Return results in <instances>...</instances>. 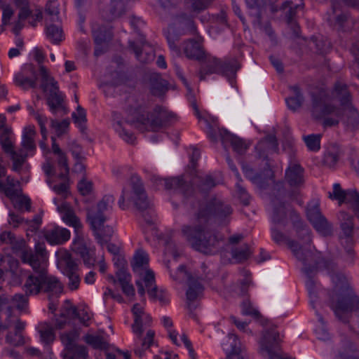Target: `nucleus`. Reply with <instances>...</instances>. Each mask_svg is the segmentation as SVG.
Here are the masks:
<instances>
[{"instance_id": "obj_26", "label": "nucleus", "mask_w": 359, "mask_h": 359, "mask_svg": "<svg viewBox=\"0 0 359 359\" xmlns=\"http://www.w3.org/2000/svg\"><path fill=\"white\" fill-rule=\"evenodd\" d=\"M0 193L4 194L11 201H14L22 194L20 182L11 176H7L6 182H0Z\"/></svg>"}, {"instance_id": "obj_20", "label": "nucleus", "mask_w": 359, "mask_h": 359, "mask_svg": "<svg viewBox=\"0 0 359 359\" xmlns=\"http://www.w3.org/2000/svg\"><path fill=\"white\" fill-rule=\"evenodd\" d=\"M290 213L292 217H294V218L297 219V220L294 222L293 225H294V228L295 229L297 237L302 241V245H299L297 241H295V242L299 245V246H300L302 248V250L304 252H306L308 250L312 251V250L310 248L307 249V246L310 245L312 242V239H311V229L306 224H305L299 218V215L297 214V212L292 210ZM314 251H316V250L314 249V250H313V252H314Z\"/></svg>"}, {"instance_id": "obj_9", "label": "nucleus", "mask_w": 359, "mask_h": 359, "mask_svg": "<svg viewBox=\"0 0 359 359\" xmlns=\"http://www.w3.org/2000/svg\"><path fill=\"white\" fill-rule=\"evenodd\" d=\"M130 181L133 189L132 201L134 205L141 213L145 222L151 224L154 211L151 203L147 198L142 182L137 175H133Z\"/></svg>"}, {"instance_id": "obj_31", "label": "nucleus", "mask_w": 359, "mask_h": 359, "mask_svg": "<svg viewBox=\"0 0 359 359\" xmlns=\"http://www.w3.org/2000/svg\"><path fill=\"white\" fill-rule=\"evenodd\" d=\"M272 222L274 224L285 225L287 220V211L288 210L285 204L278 198H274L272 201Z\"/></svg>"}, {"instance_id": "obj_44", "label": "nucleus", "mask_w": 359, "mask_h": 359, "mask_svg": "<svg viewBox=\"0 0 359 359\" xmlns=\"http://www.w3.org/2000/svg\"><path fill=\"white\" fill-rule=\"evenodd\" d=\"M228 338L231 341L230 345L231 347V351L227 355L228 359H245L241 354V345L237 335L233 333H229Z\"/></svg>"}, {"instance_id": "obj_17", "label": "nucleus", "mask_w": 359, "mask_h": 359, "mask_svg": "<svg viewBox=\"0 0 359 359\" xmlns=\"http://www.w3.org/2000/svg\"><path fill=\"white\" fill-rule=\"evenodd\" d=\"M37 72L32 64L25 65L23 69L15 74L13 79L17 86L25 90L35 88L37 86Z\"/></svg>"}, {"instance_id": "obj_51", "label": "nucleus", "mask_w": 359, "mask_h": 359, "mask_svg": "<svg viewBox=\"0 0 359 359\" xmlns=\"http://www.w3.org/2000/svg\"><path fill=\"white\" fill-rule=\"evenodd\" d=\"M239 69L240 65L235 57L222 61V74L223 75L233 77Z\"/></svg>"}, {"instance_id": "obj_61", "label": "nucleus", "mask_w": 359, "mask_h": 359, "mask_svg": "<svg viewBox=\"0 0 359 359\" xmlns=\"http://www.w3.org/2000/svg\"><path fill=\"white\" fill-rule=\"evenodd\" d=\"M242 313L244 316H250L254 318L255 319H259L261 318V314L259 311L255 309H254L250 303V302L248 299L244 300L241 304Z\"/></svg>"}, {"instance_id": "obj_58", "label": "nucleus", "mask_w": 359, "mask_h": 359, "mask_svg": "<svg viewBox=\"0 0 359 359\" xmlns=\"http://www.w3.org/2000/svg\"><path fill=\"white\" fill-rule=\"evenodd\" d=\"M72 118L75 123H77L82 132L86 130L85 123L87 121L86 113L85 109L79 105L76 108V112L72 113Z\"/></svg>"}, {"instance_id": "obj_56", "label": "nucleus", "mask_w": 359, "mask_h": 359, "mask_svg": "<svg viewBox=\"0 0 359 359\" xmlns=\"http://www.w3.org/2000/svg\"><path fill=\"white\" fill-rule=\"evenodd\" d=\"M327 18L325 19V20L327 21V22H332L334 21V22H345L350 20V15L347 13L341 12L339 10H336L335 8H332L330 13H328Z\"/></svg>"}, {"instance_id": "obj_30", "label": "nucleus", "mask_w": 359, "mask_h": 359, "mask_svg": "<svg viewBox=\"0 0 359 359\" xmlns=\"http://www.w3.org/2000/svg\"><path fill=\"white\" fill-rule=\"evenodd\" d=\"M36 135L34 126H27L25 128L21 142L22 149L29 155H33L36 151V146L34 138Z\"/></svg>"}, {"instance_id": "obj_42", "label": "nucleus", "mask_w": 359, "mask_h": 359, "mask_svg": "<svg viewBox=\"0 0 359 359\" xmlns=\"http://www.w3.org/2000/svg\"><path fill=\"white\" fill-rule=\"evenodd\" d=\"M339 359H359V351L349 340L346 339L343 342L341 350L339 352Z\"/></svg>"}, {"instance_id": "obj_27", "label": "nucleus", "mask_w": 359, "mask_h": 359, "mask_svg": "<svg viewBox=\"0 0 359 359\" xmlns=\"http://www.w3.org/2000/svg\"><path fill=\"white\" fill-rule=\"evenodd\" d=\"M332 95L340 102L341 107L352 104V96L348 86L344 82L337 81L334 83Z\"/></svg>"}, {"instance_id": "obj_41", "label": "nucleus", "mask_w": 359, "mask_h": 359, "mask_svg": "<svg viewBox=\"0 0 359 359\" xmlns=\"http://www.w3.org/2000/svg\"><path fill=\"white\" fill-rule=\"evenodd\" d=\"M13 162L12 169L15 172H20L24 163L27 161V156L29 155L27 152H25L24 149H19L15 151L13 149L11 152L8 153Z\"/></svg>"}, {"instance_id": "obj_22", "label": "nucleus", "mask_w": 359, "mask_h": 359, "mask_svg": "<svg viewBox=\"0 0 359 359\" xmlns=\"http://www.w3.org/2000/svg\"><path fill=\"white\" fill-rule=\"evenodd\" d=\"M304 169L297 162L291 161L285 170V181L292 188H301L304 184Z\"/></svg>"}, {"instance_id": "obj_14", "label": "nucleus", "mask_w": 359, "mask_h": 359, "mask_svg": "<svg viewBox=\"0 0 359 359\" xmlns=\"http://www.w3.org/2000/svg\"><path fill=\"white\" fill-rule=\"evenodd\" d=\"M187 290L186 291L187 306L190 311V315L194 318L195 314L193 313L198 305V301L203 295L204 286L201 283L198 278L189 276L187 279Z\"/></svg>"}, {"instance_id": "obj_4", "label": "nucleus", "mask_w": 359, "mask_h": 359, "mask_svg": "<svg viewBox=\"0 0 359 359\" xmlns=\"http://www.w3.org/2000/svg\"><path fill=\"white\" fill-rule=\"evenodd\" d=\"M123 109L130 117V123L140 130L156 131L170 125L176 118L174 113L157 105L151 113L144 100L140 95H128Z\"/></svg>"}, {"instance_id": "obj_57", "label": "nucleus", "mask_w": 359, "mask_h": 359, "mask_svg": "<svg viewBox=\"0 0 359 359\" xmlns=\"http://www.w3.org/2000/svg\"><path fill=\"white\" fill-rule=\"evenodd\" d=\"M145 287L147 290V293L149 297H155L156 292V285H155L154 273L151 270L146 271L144 278Z\"/></svg>"}, {"instance_id": "obj_21", "label": "nucleus", "mask_w": 359, "mask_h": 359, "mask_svg": "<svg viewBox=\"0 0 359 359\" xmlns=\"http://www.w3.org/2000/svg\"><path fill=\"white\" fill-rule=\"evenodd\" d=\"M57 211L62 215V219L68 226L74 227L76 236H82L81 230L82 229V224L80 219L76 215L74 210L71 205L64 202L60 205H57Z\"/></svg>"}, {"instance_id": "obj_43", "label": "nucleus", "mask_w": 359, "mask_h": 359, "mask_svg": "<svg viewBox=\"0 0 359 359\" xmlns=\"http://www.w3.org/2000/svg\"><path fill=\"white\" fill-rule=\"evenodd\" d=\"M84 341L92 346L94 349L107 351L109 344L107 341L101 335L86 334L83 337Z\"/></svg>"}, {"instance_id": "obj_8", "label": "nucleus", "mask_w": 359, "mask_h": 359, "mask_svg": "<svg viewBox=\"0 0 359 359\" xmlns=\"http://www.w3.org/2000/svg\"><path fill=\"white\" fill-rule=\"evenodd\" d=\"M132 312L134 315V323L132 325V329L133 332L137 334L135 354L142 358L144 355V351L152 345L155 332L154 330H149L147 331L146 336L142 337L144 330L142 328V318L143 316H145L146 320L149 322L151 320V318L149 315L144 314L143 308L139 304L133 305Z\"/></svg>"}, {"instance_id": "obj_55", "label": "nucleus", "mask_w": 359, "mask_h": 359, "mask_svg": "<svg viewBox=\"0 0 359 359\" xmlns=\"http://www.w3.org/2000/svg\"><path fill=\"white\" fill-rule=\"evenodd\" d=\"M213 0H186L189 9L194 13H198L206 9Z\"/></svg>"}, {"instance_id": "obj_18", "label": "nucleus", "mask_w": 359, "mask_h": 359, "mask_svg": "<svg viewBox=\"0 0 359 359\" xmlns=\"http://www.w3.org/2000/svg\"><path fill=\"white\" fill-rule=\"evenodd\" d=\"M15 4L19 8V20L31 18L34 22H40L43 20V9L41 6L34 5L31 7L28 0H15Z\"/></svg>"}, {"instance_id": "obj_45", "label": "nucleus", "mask_w": 359, "mask_h": 359, "mask_svg": "<svg viewBox=\"0 0 359 359\" xmlns=\"http://www.w3.org/2000/svg\"><path fill=\"white\" fill-rule=\"evenodd\" d=\"M290 88L293 91L294 96L287 98L285 101L287 104V107L290 109L295 111L302 106L304 101V97L298 86L295 85L290 87Z\"/></svg>"}, {"instance_id": "obj_15", "label": "nucleus", "mask_w": 359, "mask_h": 359, "mask_svg": "<svg viewBox=\"0 0 359 359\" xmlns=\"http://www.w3.org/2000/svg\"><path fill=\"white\" fill-rule=\"evenodd\" d=\"M197 27L195 24H184V27H177L175 24H170L164 30V34L168 41L170 48L178 53L180 49L175 42L182 35H198Z\"/></svg>"}, {"instance_id": "obj_62", "label": "nucleus", "mask_w": 359, "mask_h": 359, "mask_svg": "<svg viewBox=\"0 0 359 359\" xmlns=\"http://www.w3.org/2000/svg\"><path fill=\"white\" fill-rule=\"evenodd\" d=\"M114 128L119 136L126 142L132 143L134 141L133 134L123 127L122 122L117 121L114 125Z\"/></svg>"}, {"instance_id": "obj_59", "label": "nucleus", "mask_w": 359, "mask_h": 359, "mask_svg": "<svg viewBox=\"0 0 359 359\" xmlns=\"http://www.w3.org/2000/svg\"><path fill=\"white\" fill-rule=\"evenodd\" d=\"M6 341L13 346H22L25 343L22 334L15 332H9L6 337Z\"/></svg>"}, {"instance_id": "obj_47", "label": "nucleus", "mask_w": 359, "mask_h": 359, "mask_svg": "<svg viewBox=\"0 0 359 359\" xmlns=\"http://www.w3.org/2000/svg\"><path fill=\"white\" fill-rule=\"evenodd\" d=\"M60 263L64 267L65 274L76 272L78 269L77 264L72 258V255L67 250L60 252Z\"/></svg>"}, {"instance_id": "obj_3", "label": "nucleus", "mask_w": 359, "mask_h": 359, "mask_svg": "<svg viewBox=\"0 0 359 359\" xmlns=\"http://www.w3.org/2000/svg\"><path fill=\"white\" fill-rule=\"evenodd\" d=\"M330 276L334 284L329 294L331 309L339 320L349 323L354 332H359V297L350 287L344 274L334 273Z\"/></svg>"}, {"instance_id": "obj_34", "label": "nucleus", "mask_w": 359, "mask_h": 359, "mask_svg": "<svg viewBox=\"0 0 359 359\" xmlns=\"http://www.w3.org/2000/svg\"><path fill=\"white\" fill-rule=\"evenodd\" d=\"M36 330L40 335V340L43 344L48 345L52 344L55 340V329L50 323H39Z\"/></svg>"}, {"instance_id": "obj_6", "label": "nucleus", "mask_w": 359, "mask_h": 359, "mask_svg": "<svg viewBox=\"0 0 359 359\" xmlns=\"http://www.w3.org/2000/svg\"><path fill=\"white\" fill-rule=\"evenodd\" d=\"M287 244L295 257L303 264L302 271L306 276V286L311 299V304L313 306L314 302L317 299L316 283L313 279L315 275L323 267L328 270L330 269L334 270V264L331 262L325 261L318 251L304 252L294 241H289Z\"/></svg>"}, {"instance_id": "obj_29", "label": "nucleus", "mask_w": 359, "mask_h": 359, "mask_svg": "<svg viewBox=\"0 0 359 359\" xmlns=\"http://www.w3.org/2000/svg\"><path fill=\"white\" fill-rule=\"evenodd\" d=\"M184 53L188 58L198 61L203 60L205 57L200 42L193 39L185 42Z\"/></svg>"}, {"instance_id": "obj_12", "label": "nucleus", "mask_w": 359, "mask_h": 359, "mask_svg": "<svg viewBox=\"0 0 359 359\" xmlns=\"http://www.w3.org/2000/svg\"><path fill=\"white\" fill-rule=\"evenodd\" d=\"M280 334L275 329L271 328L263 332V337L260 340V351L266 352L269 359H294L283 355L280 348Z\"/></svg>"}, {"instance_id": "obj_33", "label": "nucleus", "mask_w": 359, "mask_h": 359, "mask_svg": "<svg viewBox=\"0 0 359 359\" xmlns=\"http://www.w3.org/2000/svg\"><path fill=\"white\" fill-rule=\"evenodd\" d=\"M149 88L152 95L161 96L168 90L167 81L159 74L153 73L149 77Z\"/></svg>"}, {"instance_id": "obj_2", "label": "nucleus", "mask_w": 359, "mask_h": 359, "mask_svg": "<svg viewBox=\"0 0 359 359\" xmlns=\"http://www.w3.org/2000/svg\"><path fill=\"white\" fill-rule=\"evenodd\" d=\"M310 95L311 115L316 120L323 119L324 127L335 126L339 124L340 120L346 129L351 131L359 126V112L352 104L343 107H337L329 104V93L323 88L312 91Z\"/></svg>"}, {"instance_id": "obj_39", "label": "nucleus", "mask_w": 359, "mask_h": 359, "mask_svg": "<svg viewBox=\"0 0 359 359\" xmlns=\"http://www.w3.org/2000/svg\"><path fill=\"white\" fill-rule=\"evenodd\" d=\"M46 37L53 44H60L65 39L62 26L57 24H48L46 27Z\"/></svg>"}, {"instance_id": "obj_63", "label": "nucleus", "mask_w": 359, "mask_h": 359, "mask_svg": "<svg viewBox=\"0 0 359 359\" xmlns=\"http://www.w3.org/2000/svg\"><path fill=\"white\" fill-rule=\"evenodd\" d=\"M69 125V120L68 118L63 119L62 121L51 119V127L55 129L57 137H60L66 133Z\"/></svg>"}, {"instance_id": "obj_36", "label": "nucleus", "mask_w": 359, "mask_h": 359, "mask_svg": "<svg viewBox=\"0 0 359 359\" xmlns=\"http://www.w3.org/2000/svg\"><path fill=\"white\" fill-rule=\"evenodd\" d=\"M93 231V234L97 243L102 247L104 243H107L111 240L114 233L113 228L110 226L100 225L96 228L90 226Z\"/></svg>"}, {"instance_id": "obj_13", "label": "nucleus", "mask_w": 359, "mask_h": 359, "mask_svg": "<svg viewBox=\"0 0 359 359\" xmlns=\"http://www.w3.org/2000/svg\"><path fill=\"white\" fill-rule=\"evenodd\" d=\"M306 216L314 229L324 236H330L332 233L331 224L322 215L320 203L318 201H311L306 208Z\"/></svg>"}, {"instance_id": "obj_16", "label": "nucleus", "mask_w": 359, "mask_h": 359, "mask_svg": "<svg viewBox=\"0 0 359 359\" xmlns=\"http://www.w3.org/2000/svg\"><path fill=\"white\" fill-rule=\"evenodd\" d=\"M114 201L115 198L113 195H104L97 203L96 211L89 210L88 212L87 218L90 226L96 228L105 222L106 217L104 215V212L112 209Z\"/></svg>"}, {"instance_id": "obj_35", "label": "nucleus", "mask_w": 359, "mask_h": 359, "mask_svg": "<svg viewBox=\"0 0 359 359\" xmlns=\"http://www.w3.org/2000/svg\"><path fill=\"white\" fill-rule=\"evenodd\" d=\"M299 3L294 4L292 1H285L283 3L280 11L284 15V19L286 22H292L295 20V16L297 9L302 8L304 4L302 0H299Z\"/></svg>"}, {"instance_id": "obj_54", "label": "nucleus", "mask_w": 359, "mask_h": 359, "mask_svg": "<svg viewBox=\"0 0 359 359\" xmlns=\"http://www.w3.org/2000/svg\"><path fill=\"white\" fill-rule=\"evenodd\" d=\"M320 134H311L303 137L307 148L311 151H318L320 149Z\"/></svg>"}, {"instance_id": "obj_60", "label": "nucleus", "mask_w": 359, "mask_h": 359, "mask_svg": "<svg viewBox=\"0 0 359 359\" xmlns=\"http://www.w3.org/2000/svg\"><path fill=\"white\" fill-rule=\"evenodd\" d=\"M14 206L20 210L30 211L31 210V200L29 197L22 195V194L18 196L15 201Z\"/></svg>"}, {"instance_id": "obj_10", "label": "nucleus", "mask_w": 359, "mask_h": 359, "mask_svg": "<svg viewBox=\"0 0 359 359\" xmlns=\"http://www.w3.org/2000/svg\"><path fill=\"white\" fill-rule=\"evenodd\" d=\"M22 290L24 292V294H15L10 299V304L12 302L20 311H24L27 308L29 297H36L41 294H44L48 295L49 298H51L53 296L58 295L62 291V290L54 288L53 287H49V286H43V284H41L39 287L36 286L35 288H33L31 285H28L27 286L25 285V279L24 280Z\"/></svg>"}, {"instance_id": "obj_49", "label": "nucleus", "mask_w": 359, "mask_h": 359, "mask_svg": "<svg viewBox=\"0 0 359 359\" xmlns=\"http://www.w3.org/2000/svg\"><path fill=\"white\" fill-rule=\"evenodd\" d=\"M149 257L146 252L142 250H137L133 256L131 266L134 271L141 269L144 266L148 264Z\"/></svg>"}, {"instance_id": "obj_23", "label": "nucleus", "mask_w": 359, "mask_h": 359, "mask_svg": "<svg viewBox=\"0 0 359 359\" xmlns=\"http://www.w3.org/2000/svg\"><path fill=\"white\" fill-rule=\"evenodd\" d=\"M42 234L45 240L52 245L64 244L69 240L71 236V233L67 229L60 226L44 229Z\"/></svg>"}, {"instance_id": "obj_50", "label": "nucleus", "mask_w": 359, "mask_h": 359, "mask_svg": "<svg viewBox=\"0 0 359 359\" xmlns=\"http://www.w3.org/2000/svg\"><path fill=\"white\" fill-rule=\"evenodd\" d=\"M88 353L86 346L76 344L72 351H67L64 354V359H88Z\"/></svg>"}, {"instance_id": "obj_48", "label": "nucleus", "mask_w": 359, "mask_h": 359, "mask_svg": "<svg viewBox=\"0 0 359 359\" xmlns=\"http://www.w3.org/2000/svg\"><path fill=\"white\" fill-rule=\"evenodd\" d=\"M342 203L349 205L355 215L359 217V193L355 189H348Z\"/></svg>"}, {"instance_id": "obj_38", "label": "nucleus", "mask_w": 359, "mask_h": 359, "mask_svg": "<svg viewBox=\"0 0 359 359\" xmlns=\"http://www.w3.org/2000/svg\"><path fill=\"white\" fill-rule=\"evenodd\" d=\"M224 142H229L234 151L238 154H243L248 148L245 141L225 130L222 136Z\"/></svg>"}, {"instance_id": "obj_52", "label": "nucleus", "mask_w": 359, "mask_h": 359, "mask_svg": "<svg viewBox=\"0 0 359 359\" xmlns=\"http://www.w3.org/2000/svg\"><path fill=\"white\" fill-rule=\"evenodd\" d=\"M60 3L58 0H48L45 5V14L53 21L59 20Z\"/></svg>"}, {"instance_id": "obj_5", "label": "nucleus", "mask_w": 359, "mask_h": 359, "mask_svg": "<svg viewBox=\"0 0 359 359\" xmlns=\"http://www.w3.org/2000/svg\"><path fill=\"white\" fill-rule=\"evenodd\" d=\"M47 250L43 243L38 242L35 244L34 250L31 248L22 250L20 255L22 262L28 264L32 269L25 279V285H31L33 288L36 286H49L62 290V283L60 279L48 273L44 262L47 258Z\"/></svg>"}, {"instance_id": "obj_46", "label": "nucleus", "mask_w": 359, "mask_h": 359, "mask_svg": "<svg viewBox=\"0 0 359 359\" xmlns=\"http://www.w3.org/2000/svg\"><path fill=\"white\" fill-rule=\"evenodd\" d=\"M96 25L97 27L95 26L92 27V32L95 43L101 44L104 41L111 39L112 34L110 30L107 29L102 25L96 24Z\"/></svg>"}, {"instance_id": "obj_24", "label": "nucleus", "mask_w": 359, "mask_h": 359, "mask_svg": "<svg viewBox=\"0 0 359 359\" xmlns=\"http://www.w3.org/2000/svg\"><path fill=\"white\" fill-rule=\"evenodd\" d=\"M161 181L164 182L165 189L180 193L186 197L191 196L194 192L192 184L185 181L182 176L167 178Z\"/></svg>"}, {"instance_id": "obj_25", "label": "nucleus", "mask_w": 359, "mask_h": 359, "mask_svg": "<svg viewBox=\"0 0 359 359\" xmlns=\"http://www.w3.org/2000/svg\"><path fill=\"white\" fill-rule=\"evenodd\" d=\"M74 249L83 259L86 266L90 268L95 265L96 262L94 252L87 248L82 236H76L73 241Z\"/></svg>"}, {"instance_id": "obj_32", "label": "nucleus", "mask_w": 359, "mask_h": 359, "mask_svg": "<svg viewBox=\"0 0 359 359\" xmlns=\"http://www.w3.org/2000/svg\"><path fill=\"white\" fill-rule=\"evenodd\" d=\"M129 48L134 52L136 58L142 63H149L154 59V50L151 46L142 49L134 41H129Z\"/></svg>"}, {"instance_id": "obj_37", "label": "nucleus", "mask_w": 359, "mask_h": 359, "mask_svg": "<svg viewBox=\"0 0 359 359\" xmlns=\"http://www.w3.org/2000/svg\"><path fill=\"white\" fill-rule=\"evenodd\" d=\"M222 61L219 59L213 58L210 60L201 67L199 72L201 80H205L207 75L212 74H222Z\"/></svg>"}, {"instance_id": "obj_11", "label": "nucleus", "mask_w": 359, "mask_h": 359, "mask_svg": "<svg viewBox=\"0 0 359 359\" xmlns=\"http://www.w3.org/2000/svg\"><path fill=\"white\" fill-rule=\"evenodd\" d=\"M338 219L341 229L339 238L341 245L344 248V259L352 263L355 256V252L353 249V217L345 211H341L339 213Z\"/></svg>"}, {"instance_id": "obj_64", "label": "nucleus", "mask_w": 359, "mask_h": 359, "mask_svg": "<svg viewBox=\"0 0 359 359\" xmlns=\"http://www.w3.org/2000/svg\"><path fill=\"white\" fill-rule=\"evenodd\" d=\"M217 185L215 179L210 175H206L205 177L201 178L198 187L203 192H207Z\"/></svg>"}, {"instance_id": "obj_53", "label": "nucleus", "mask_w": 359, "mask_h": 359, "mask_svg": "<svg viewBox=\"0 0 359 359\" xmlns=\"http://www.w3.org/2000/svg\"><path fill=\"white\" fill-rule=\"evenodd\" d=\"M79 338L78 333L73 330L68 332H64L60 334V339L62 344L65 347V351L70 350L72 351L74 346L76 344V341Z\"/></svg>"}, {"instance_id": "obj_1", "label": "nucleus", "mask_w": 359, "mask_h": 359, "mask_svg": "<svg viewBox=\"0 0 359 359\" xmlns=\"http://www.w3.org/2000/svg\"><path fill=\"white\" fill-rule=\"evenodd\" d=\"M195 224L182 226V236L196 250L205 255H215L222 248L224 237L207 227L208 222L214 219L219 224L229 222L233 213L230 204L212 196L194 201L191 205Z\"/></svg>"}, {"instance_id": "obj_40", "label": "nucleus", "mask_w": 359, "mask_h": 359, "mask_svg": "<svg viewBox=\"0 0 359 359\" xmlns=\"http://www.w3.org/2000/svg\"><path fill=\"white\" fill-rule=\"evenodd\" d=\"M14 135L11 127H5L0 133V145L2 150L8 154L14 149Z\"/></svg>"}, {"instance_id": "obj_19", "label": "nucleus", "mask_w": 359, "mask_h": 359, "mask_svg": "<svg viewBox=\"0 0 359 359\" xmlns=\"http://www.w3.org/2000/svg\"><path fill=\"white\" fill-rule=\"evenodd\" d=\"M255 149L259 158L266 161V164L269 165L268 163L269 161V156L278 151V140L275 135H267L259 141Z\"/></svg>"}, {"instance_id": "obj_7", "label": "nucleus", "mask_w": 359, "mask_h": 359, "mask_svg": "<svg viewBox=\"0 0 359 359\" xmlns=\"http://www.w3.org/2000/svg\"><path fill=\"white\" fill-rule=\"evenodd\" d=\"M34 58L40 65L39 73L41 77V88L44 93H48L46 102L50 108V111L56 114L59 109L65 111L67 113L66 108L63 105L64 97L62 93L59 90L58 83L52 77L48 69L42 65L45 56L39 48H34Z\"/></svg>"}, {"instance_id": "obj_28", "label": "nucleus", "mask_w": 359, "mask_h": 359, "mask_svg": "<svg viewBox=\"0 0 359 359\" xmlns=\"http://www.w3.org/2000/svg\"><path fill=\"white\" fill-rule=\"evenodd\" d=\"M341 154V151L337 144H332L329 145L323 154L322 164L329 168H334Z\"/></svg>"}]
</instances>
